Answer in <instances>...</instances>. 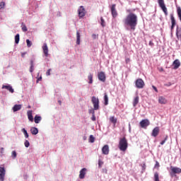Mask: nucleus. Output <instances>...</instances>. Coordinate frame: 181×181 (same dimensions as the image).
Returning <instances> with one entry per match:
<instances>
[{"label":"nucleus","mask_w":181,"mask_h":181,"mask_svg":"<svg viewBox=\"0 0 181 181\" xmlns=\"http://www.w3.org/2000/svg\"><path fill=\"white\" fill-rule=\"evenodd\" d=\"M25 54H26V52H23L21 54V57H25Z\"/></svg>","instance_id":"obj_54"},{"label":"nucleus","mask_w":181,"mask_h":181,"mask_svg":"<svg viewBox=\"0 0 181 181\" xmlns=\"http://www.w3.org/2000/svg\"><path fill=\"white\" fill-rule=\"evenodd\" d=\"M103 165H104V162H103L101 160H98V167L101 168L103 167Z\"/></svg>","instance_id":"obj_37"},{"label":"nucleus","mask_w":181,"mask_h":181,"mask_svg":"<svg viewBox=\"0 0 181 181\" xmlns=\"http://www.w3.org/2000/svg\"><path fill=\"white\" fill-rule=\"evenodd\" d=\"M158 5L160 8H161L162 11L164 12L165 16H168V8H166V6L165 5V1L163 0H158Z\"/></svg>","instance_id":"obj_4"},{"label":"nucleus","mask_w":181,"mask_h":181,"mask_svg":"<svg viewBox=\"0 0 181 181\" xmlns=\"http://www.w3.org/2000/svg\"><path fill=\"white\" fill-rule=\"evenodd\" d=\"M160 129H159V127H156L151 133L152 136H154V138H156V136L158 135H159V132H160Z\"/></svg>","instance_id":"obj_12"},{"label":"nucleus","mask_w":181,"mask_h":181,"mask_svg":"<svg viewBox=\"0 0 181 181\" xmlns=\"http://www.w3.org/2000/svg\"><path fill=\"white\" fill-rule=\"evenodd\" d=\"M168 141V136H165V138L164 139V140H163L160 142V145H163L165 144V142H166Z\"/></svg>","instance_id":"obj_42"},{"label":"nucleus","mask_w":181,"mask_h":181,"mask_svg":"<svg viewBox=\"0 0 181 181\" xmlns=\"http://www.w3.org/2000/svg\"><path fill=\"white\" fill-rule=\"evenodd\" d=\"M98 77L100 81H105V74L104 72H99L98 74Z\"/></svg>","instance_id":"obj_17"},{"label":"nucleus","mask_w":181,"mask_h":181,"mask_svg":"<svg viewBox=\"0 0 181 181\" xmlns=\"http://www.w3.org/2000/svg\"><path fill=\"white\" fill-rule=\"evenodd\" d=\"M30 132L33 135H37V134H39V130L36 127H31Z\"/></svg>","instance_id":"obj_21"},{"label":"nucleus","mask_w":181,"mask_h":181,"mask_svg":"<svg viewBox=\"0 0 181 181\" xmlns=\"http://www.w3.org/2000/svg\"><path fill=\"white\" fill-rule=\"evenodd\" d=\"M152 88L156 91V93H158V88L155 86H152Z\"/></svg>","instance_id":"obj_48"},{"label":"nucleus","mask_w":181,"mask_h":181,"mask_svg":"<svg viewBox=\"0 0 181 181\" xmlns=\"http://www.w3.org/2000/svg\"><path fill=\"white\" fill-rule=\"evenodd\" d=\"M150 124L149 120L148 119H145L140 122V127H141V128H146V127H148Z\"/></svg>","instance_id":"obj_11"},{"label":"nucleus","mask_w":181,"mask_h":181,"mask_svg":"<svg viewBox=\"0 0 181 181\" xmlns=\"http://www.w3.org/2000/svg\"><path fill=\"white\" fill-rule=\"evenodd\" d=\"M42 49L45 57H49V47H47V44L46 42L43 44Z\"/></svg>","instance_id":"obj_9"},{"label":"nucleus","mask_w":181,"mask_h":181,"mask_svg":"<svg viewBox=\"0 0 181 181\" xmlns=\"http://www.w3.org/2000/svg\"><path fill=\"white\" fill-rule=\"evenodd\" d=\"M175 26L176 25L173 24L171 25V32L173 30V29H175Z\"/></svg>","instance_id":"obj_52"},{"label":"nucleus","mask_w":181,"mask_h":181,"mask_svg":"<svg viewBox=\"0 0 181 181\" xmlns=\"http://www.w3.org/2000/svg\"><path fill=\"white\" fill-rule=\"evenodd\" d=\"M160 71H163V68H161Z\"/></svg>","instance_id":"obj_60"},{"label":"nucleus","mask_w":181,"mask_h":181,"mask_svg":"<svg viewBox=\"0 0 181 181\" xmlns=\"http://www.w3.org/2000/svg\"><path fill=\"white\" fill-rule=\"evenodd\" d=\"M92 37H93V39H97V35L93 34V35H92Z\"/></svg>","instance_id":"obj_53"},{"label":"nucleus","mask_w":181,"mask_h":181,"mask_svg":"<svg viewBox=\"0 0 181 181\" xmlns=\"http://www.w3.org/2000/svg\"><path fill=\"white\" fill-rule=\"evenodd\" d=\"M24 145H25V148H29V146H30V143H29V141L25 140Z\"/></svg>","instance_id":"obj_35"},{"label":"nucleus","mask_w":181,"mask_h":181,"mask_svg":"<svg viewBox=\"0 0 181 181\" xmlns=\"http://www.w3.org/2000/svg\"><path fill=\"white\" fill-rule=\"evenodd\" d=\"M110 122H112V124H114V117H111L110 118Z\"/></svg>","instance_id":"obj_49"},{"label":"nucleus","mask_w":181,"mask_h":181,"mask_svg":"<svg viewBox=\"0 0 181 181\" xmlns=\"http://www.w3.org/2000/svg\"><path fill=\"white\" fill-rule=\"evenodd\" d=\"M135 84L136 88H144V87H145V82L144 80H142V78H138L136 81Z\"/></svg>","instance_id":"obj_6"},{"label":"nucleus","mask_w":181,"mask_h":181,"mask_svg":"<svg viewBox=\"0 0 181 181\" xmlns=\"http://www.w3.org/2000/svg\"><path fill=\"white\" fill-rule=\"evenodd\" d=\"M41 80H42V76L37 78V83H39V81H40Z\"/></svg>","instance_id":"obj_55"},{"label":"nucleus","mask_w":181,"mask_h":181,"mask_svg":"<svg viewBox=\"0 0 181 181\" xmlns=\"http://www.w3.org/2000/svg\"><path fill=\"white\" fill-rule=\"evenodd\" d=\"M180 61L177 59H175L172 64L173 70H177L180 67Z\"/></svg>","instance_id":"obj_10"},{"label":"nucleus","mask_w":181,"mask_h":181,"mask_svg":"<svg viewBox=\"0 0 181 181\" xmlns=\"http://www.w3.org/2000/svg\"><path fill=\"white\" fill-rule=\"evenodd\" d=\"M124 23L129 26L132 30H135V28L138 25V16L134 13H130L124 20Z\"/></svg>","instance_id":"obj_1"},{"label":"nucleus","mask_w":181,"mask_h":181,"mask_svg":"<svg viewBox=\"0 0 181 181\" xmlns=\"http://www.w3.org/2000/svg\"><path fill=\"white\" fill-rule=\"evenodd\" d=\"M170 20L172 25H176V20L175 19V17L173 16V14H170Z\"/></svg>","instance_id":"obj_26"},{"label":"nucleus","mask_w":181,"mask_h":181,"mask_svg":"<svg viewBox=\"0 0 181 181\" xmlns=\"http://www.w3.org/2000/svg\"><path fill=\"white\" fill-rule=\"evenodd\" d=\"M100 21H101V25L103 26V28H104V26H105V21H104V18L101 17Z\"/></svg>","instance_id":"obj_38"},{"label":"nucleus","mask_w":181,"mask_h":181,"mask_svg":"<svg viewBox=\"0 0 181 181\" xmlns=\"http://www.w3.org/2000/svg\"><path fill=\"white\" fill-rule=\"evenodd\" d=\"M80 37H81V35H80V32L77 31L76 32V45H80Z\"/></svg>","instance_id":"obj_24"},{"label":"nucleus","mask_w":181,"mask_h":181,"mask_svg":"<svg viewBox=\"0 0 181 181\" xmlns=\"http://www.w3.org/2000/svg\"><path fill=\"white\" fill-rule=\"evenodd\" d=\"M21 131L24 134L25 138H29V134H28V131L25 128L22 129Z\"/></svg>","instance_id":"obj_29"},{"label":"nucleus","mask_w":181,"mask_h":181,"mask_svg":"<svg viewBox=\"0 0 181 181\" xmlns=\"http://www.w3.org/2000/svg\"><path fill=\"white\" fill-rule=\"evenodd\" d=\"M88 78L89 80V84H93V75L91 74L88 75Z\"/></svg>","instance_id":"obj_32"},{"label":"nucleus","mask_w":181,"mask_h":181,"mask_svg":"<svg viewBox=\"0 0 181 181\" xmlns=\"http://www.w3.org/2000/svg\"><path fill=\"white\" fill-rule=\"evenodd\" d=\"M139 103V96H136L133 100V107H136Z\"/></svg>","instance_id":"obj_23"},{"label":"nucleus","mask_w":181,"mask_h":181,"mask_svg":"<svg viewBox=\"0 0 181 181\" xmlns=\"http://www.w3.org/2000/svg\"><path fill=\"white\" fill-rule=\"evenodd\" d=\"M6 173V170H5V167L0 166V180H5V175Z\"/></svg>","instance_id":"obj_8"},{"label":"nucleus","mask_w":181,"mask_h":181,"mask_svg":"<svg viewBox=\"0 0 181 181\" xmlns=\"http://www.w3.org/2000/svg\"><path fill=\"white\" fill-rule=\"evenodd\" d=\"M102 153L103 155H108V153H110V147H108V145H105L102 148Z\"/></svg>","instance_id":"obj_14"},{"label":"nucleus","mask_w":181,"mask_h":181,"mask_svg":"<svg viewBox=\"0 0 181 181\" xmlns=\"http://www.w3.org/2000/svg\"><path fill=\"white\" fill-rule=\"evenodd\" d=\"M21 40L20 38V35L19 34H17L16 36H15V43L16 45L19 44V40Z\"/></svg>","instance_id":"obj_27"},{"label":"nucleus","mask_w":181,"mask_h":181,"mask_svg":"<svg viewBox=\"0 0 181 181\" xmlns=\"http://www.w3.org/2000/svg\"><path fill=\"white\" fill-rule=\"evenodd\" d=\"M115 16H118V13H117V11L114 10V18H115Z\"/></svg>","instance_id":"obj_50"},{"label":"nucleus","mask_w":181,"mask_h":181,"mask_svg":"<svg viewBox=\"0 0 181 181\" xmlns=\"http://www.w3.org/2000/svg\"><path fill=\"white\" fill-rule=\"evenodd\" d=\"M154 45H155V44L153 43V41H150V42H149V46H151V47H153Z\"/></svg>","instance_id":"obj_46"},{"label":"nucleus","mask_w":181,"mask_h":181,"mask_svg":"<svg viewBox=\"0 0 181 181\" xmlns=\"http://www.w3.org/2000/svg\"><path fill=\"white\" fill-rule=\"evenodd\" d=\"M52 71V69H49L46 72V76H50V72Z\"/></svg>","instance_id":"obj_43"},{"label":"nucleus","mask_w":181,"mask_h":181,"mask_svg":"<svg viewBox=\"0 0 181 181\" xmlns=\"http://www.w3.org/2000/svg\"><path fill=\"white\" fill-rule=\"evenodd\" d=\"M111 12H112V16H114V5H112L111 6Z\"/></svg>","instance_id":"obj_44"},{"label":"nucleus","mask_w":181,"mask_h":181,"mask_svg":"<svg viewBox=\"0 0 181 181\" xmlns=\"http://www.w3.org/2000/svg\"><path fill=\"white\" fill-rule=\"evenodd\" d=\"M91 102L93 104V110L97 111V110H100V100L95 96H93L91 98Z\"/></svg>","instance_id":"obj_3"},{"label":"nucleus","mask_w":181,"mask_h":181,"mask_svg":"<svg viewBox=\"0 0 181 181\" xmlns=\"http://www.w3.org/2000/svg\"><path fill=\"white\" fill-rule=\"evenodd\" d=\"M2 151H4V148H1Z\"/></svg>","instance_id":"obj_62"},{"label":"nucleus","mask_w":181,"mask_h":181,"mask_svg":"<svg viewBox=\"0 0 181 181\" xmlns=\"http://www.w3.org/2000/svg\"><path fill=\"white\" fill-rule=\"evenodd\" d=\"M171 172L170 173V175L171 176H173V175L180 174L181 173V168L177 167H170Z\"/></svg>","instance_id":"obj_5"},{"label":"nucleus","mask_w":181,"mask_h":181,"mask_svg":"<svg viewBox=\"0 0 181 181\" xmlns=\"http://www.w3.org/2000/svg\"><path fill=\"white\" fill-rule=\"evenodd\" d=\"M87 172V168H83L80 170L79 178L84 179L86 177V173Z\"/></svg>","instance_id":"obj_15"},{"label":"nucleus","mask_w":181,"mask_h":181,"mask_svg":"<svg viewBox=\"0 0 181 181\" xmlns=\"http://www.w3.org/2000/svg\"><path fill=\"white\" fill-rule=\"evenodd\" d=\"M92 121H95V112L94 111L92 112V117H91Z\"/></svg>","instance_id":"obj_36"},{"label":"nucleus","mask_w":181,"mask_h":181,"mask_svg":"<svg viewBox=\"0 0 181 181\" xmlns=\"http://www.w3.org/2000/svg\"><path fill=\"white\" fill-rule=\"evenodd\" d=\"M2 88H6V90H8L11 93H13L15 91L11 85H3Z\"/></svg>","instance_id":"obj_18"},{"label":"nucleus","mask_w":181,"mask_h":181,"mask_svg":"<svg viewBox=\"0 0 181 181\" xmlns=\"http://www.w3.org/2000/svg\"><path fill=\"white\" fill-rule=\"evenodd\" d=\"M42 121V117L39 116V115H35L34 117V122L35 124H39V122H40Z\"/></svg>","instance_id":"obj_22"},{"label":"nucleus","mask_w":181,"mask_h":181,"mask_svg":"<svg viewBox=\"0 0 181 181\" xmlns=\"http://www.w3.org/2000/svg\"><path fill=\"white\" fill-rule=\"evenodd\" d=\"M30 66H34V65H33V59H31V60H30Z\"/></svg>","instance_id":"obj_56"},{"label":"nucleus","mask_w":181,"mask_h":181,"mask_svg":"<svg viewBox=\"0 0 181 181\" xmlns=\"http://www.w3.org/2000/svg\"><path fill=\"white\" fill-rule=\"evenodd\" d=\"M177 13L178 18L181 22V8H180V6L177 7Z\"/></svg>","instance_id":"obj_25"},{"label":"nucleus","mask_w":181,"mask_h":181,"mask_svg":"<svg viewBox=\"0 0 181 181\" xmlns=\"http://www.w3.org/2000/svg\"><path fill=\"white\" fill-rule=\"evenodd\" d=\"M34 66H30V73H33V70H34Z\"/></svg>","instance_id":"obj_45"},{"label":"nucleus","mask_w":181,"mask_h":181,"mask_svg":"<svg viewBox=\"0 0 181 181\" xmlns=\"http://www.w3.org/2000/svg\"><path fill=\"white\" fill-rule=\"evenodd\" d=\"M28 108H30V106H28Z\"/></svg>","instance_id":"obj_63"},{"label":"nucleus","mask_w":181,"mask_h":181,"mask_svg":"<svg viewBox=\"0 0 181 181\" xmlns=\"http://www.w3.org/2000/svg\"><path fill=\"white\" fill-rule=\"evenodd\" d=\"M176 37L178 40H181V27L177 25L176 28Z\"/></svg>","instance_id":"obj_13"},{"label":"nucleus","mask_w":181,"mask_h":181,"mask_svg":"<svg viewBox=\"0 0 181 181\" xmlns=\"http://www.w3.org/2000/svg\"><path fill=\"white\" fill-rule=\"evenodd\" d=\"M59 105H62V100H58Z\"/></svg>","instance_id":"obj_57"},{"label":"nucleus","mask_w":181,"mask_h":181,"mask_svg":"<svg viewBox=\"0 0 181 181\" xmlns=\"http://www.w3.org/2000/svg\"><path fill=\"white\" fill-rule=\"evenodd\" d=\"M26 43L28 47H30L32 46V42H30V40H26Z\"/></svg>","instance_id":"obj_40"},{"label":"nucleus","mask_w":181,"mask_h":181,"mask_svg":"<svg viewBox=\"0 0 181 181\" xmlns=\"http://www.w3.org/2000/svg\"><path fill=\"white\" fill-rule=\"evenodd\" d=\"M4 8H5V2L1 1L0 3V9H4Z\"/></svg>","instance_id":"obj_39"},{"label":"nucleus","mask_w":181,"mask_h":181,"mask_svg":"<svg viewBox=\"0 0 181 181\" xmlns=\"http://www.w3.org/2000/svg\"><path fill=\"white\" fill-rule=\"evenodd\" d=\"M159 162L156 161V165H155V168H159Z\"/></svg>","instance_id":"obj_51"},{"label":"nucleus","mask_w":181,"mask_h":181,"mask_svg":"<svg viewBox=\"0 0 181 181\" xmlns=\"http://www.w3.org/2000/svg\"><path fill=\"white\" fill-rule=\"evenodd\" d=\"M141 168H142L143 172H145V170H146V164L143 163V164L141 165Z\"/></svg>","instance_id":"obj_41"},{"label":"nucleus","mask_w":181,"mask_h":181,"mask_svg":"<svg viewBox=\"0 0 181 181\" xmlns=\"http://www.w3.org/2000/svg\"><path fill=\"white\" fill-rule=\"evenodd\" d=\"M125 62H126L127 64H128V63H129V62H131V59L129 58H126Z\"/></svg>","instance_id":"obj_47"},{"label":"nucleus","mask_w":181,"mask_h":181,"mask_svg":"<svg viewBox=\"0 0 181 181\" xmlns=\"http://www.w3.org/2000/svg\"><path fill=\"white\" fill-rule=\"evenodd\" d=\"M154 180L159 181V174L158 173H154Z\"/></svg>","instance_id":"obj_33"},{"label":"nucleus","mask_w":181,"mask_h":181,"mask_svg":"<svg viewBox=\"0 0 181 181\" xmlns=\"http://www.w3.org/2000/svg\"><path fill=\"white\" fill-rule=\"evenodd\" d=\"M83 139H85V140H86V137H84V138H83Z\"/></svg>","instance_id":"obj_61"},{"label":"nucleus","mask_w":181,"mask_h":181,"mask_svg":"<svg viewBox=\"0 0 181 181\" xmlns=\"http://www.w3.org/2000/svg\"><path fill=\"white\" fill-rule=\"evenodd\" d=\"M117 123V119H114V124Z\"/></svg>","instance_id":"obj_58"},{"label":"nucleus","mask_w":181,"mask_h":181,"mask_svg":"<svg viewBox=\"0 0 181 181\" xmlns=\"http://www.w3.org/2000/svg\"><path fill=\"white\" fill-rule=\"evenodd\" d=\"M13 112H16V111H20L22 110V105H15L12 108Z\"/></svg>","instance_id":"obj_20"},{"label":"nucleus","mask_w":181,"mask_h":181,"mask_svg":"<svg viewBox=\"0 0 181 181\" xmlns=\"http://www.w3.org/2000/svg\"><path fill=\"white\" fill-rule=\"evenodd\" d=\"M158 103L162 105L168 104V100L163 96H159Z\"/></svg>","instance_id":"obj_16"},{"label":"nucleus","mask_w":181,"mask_h":181,"mask_svg":"<svg viewBox=\"0 0 181 181\" xmlns=\"http://www.w3.org/2000/svg\"><path fill=\"white\" fill-rule=\"evenodd\" d=\"M95 141V138L94 137V136L90 135L89 137V142H90V144H94Z\"/></svg>","instance_id":"obj_31"},{"label":"nucleus","mask_w":181,"mask_h":181,"mask_svg":"<svg viewBox=\"0 0 181 181\" xmlns=\"http://www.w3.org/2000/svg\"><path fill=\"white\" fill-rule=\"evenodd\" d=\"M104 101L105 105H108V95H107V93H105Z\"/></svg>","instance_id":"obj_28"},{"label":"nucleus","mask_w":181,"mask_h":181,"mask_svg":"<svg viewBox=\"0 0 181 181\" xmlns=\"http://www.w3.org/2000/svg\"><path fill=\"white\" fill-rule=\"evenodd\" d=\"M16 156H17V154H16V151H12L11 153V157L13 159H16Z\"/></svg>","instance_id":"obj_34"},{"label":"nucleus","mask_w":181,"mask_h":181,"mask_svg":"<svg viewBox=\"0 0 181 181\" xmlns=\"http://www.w3.org/2000/svg\"><path fill=\"white\" fill-rule=\"evenodd\" d=\"M93 111H94V110H89V112H92L93 113Z\"/></svg>","instance_id":"obj_59"},{"label":"nucleus","mask_w":181,"mask_h":181,"mask_svg":"<svg viewBox=\"0 0 181 181\" xmlns=\"http://www.w3.org/2000/svg\"><path fill=\"white\" fill-rule=\"evenodd\" d=\"M78 12L79 18H84V16H86V9L84 8V6H81L78 9Z\"/></svg>","instance_id":"obj_7"},{"label":"nucleus","mask_w":181,"mask_h":181,"mask_svg":"<svg viewBox=\"0 0 181 181\" xmlns=\"http://www.w3.org/2000/svg\"><path fill=\"white\" fill-rule=\"evenodd\" d=\"M32 114H33L32 110H28L27 112V115L29 121H30L31 122H33V115Z\"/></svg>","instance_id":"obj_19"},{"label":"nucleus","mask_w":181,"mask_h":181,"mask_svg":"<svg viewBox=\"0 0 181 181\" xmlns=\"http://www.w3.org/2000/svg\"><path fill=\"white\" fill-rule=\"evenodd\" d=\"M118 148L122 152H126L128 149V140L127 138L122 137L120 139L118 144Z\"/></svg>","instance_id":"obj_2"},{"label":"nucleus","mask_w":181,"mask_h":181,"mask_svg":"<svg viewBox=\"0 0 181 181\" xmlns=\"http://www.w3.org/2000/svg\"><path fill=\"white\" fill-rule=\"evenodd\" d=\"M21 29L23 32H28V28L26 27V25H25V23H23L21 24Z\"/></svg>","instance_id":"obj_30"}]
</instances>
